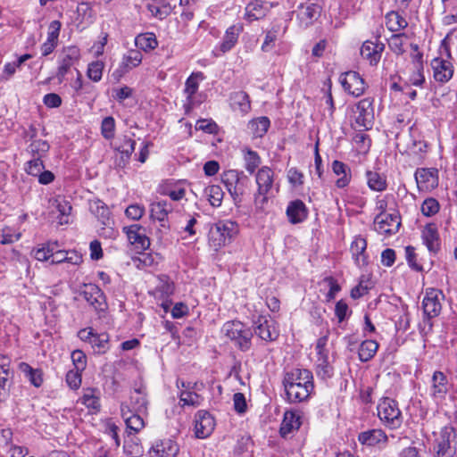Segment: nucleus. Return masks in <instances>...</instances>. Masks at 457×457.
Segmentation results:
<instances>
[{
	"instance_id": "f257e3e1",
	"label": "nucleus",
	"mask_w": 457,
	"mask_h": 457,
	"mask_svg": "<svg viewBox=\"0 0 457 457\" xmlns=\"http://www.w3.org/2000/svg\"><path fill=\"white\" fill-rule=\"evenodd\" d=\"M238 233V226L231 220H220L213 224L208 234L209 245L218 251L229 244Z\"/></svg>"
},
{
	"instance_id": "f03ea898",
	"label": "nucleus",
	"mask_w": 457,
	"mask_h": 457,
	"mask_svg": "<svg viewBox=\"0 0 457 457\" xmlns=\"http://www.w3.org/2000/svg\"><path fill=\"white\" fill-rule=\"evenodd\" d=\"M222 332L241 350L247 351L252 345L253 332L245 324L238 320L226 322Z\"/></svg>"
},
{
	"instance_id": "7ed1b4c3",
	"label": "nucleus",
	"mask_w": 457,
	"mask_h": 457,
	"mask_svg": "<svg viewBox=\"0 0 457 457\" xmlns=\"http://www.w3.org/2000/svg\"><path fill=\"white\" fill-rule=\"evenodd\" d=\"M258 187L254 195V204L257 209H262L268 202V195L272 191L274 184V171L268 166L260 168L255 174Z\"/></svg>"
},
{
	"instance_id": "20e7f679",
	"label": "nucleus",
	"mask_w": 457,
	"mask_h": 457,
	"mask_svg": "<svg viewBox=\"0 0 457 457\" xmlns=\"http://www.w3.org/2000/svg\"><path fill=\"white\" fill-rule=\"evenodd\" d=\"M221 180L235 204L240 203L247 188L249 179L242 171L228 170L222 173Z\"/></svg>"
},
{
	"instance_id": "39448f33",
	"label": "nucleus",
	"mask_w": 457,
	"mask_h": 457,
	"mask_svg": "<svg viewBox=\"0 0 457 457\" xmlns=\"http://www.w3.org/2000/svg\"><path fill=\"white\" fill-rule=\"evenodd\" d=\"M378 415L384 425L391 429L398 428L403 423V417L398 403L391 398H383L378 407Z\"/></svg>"
},
{
	"instance_id": "423d86ee",
	"label": "nucleus",
	"mask_w": 457,
	"mask_h": 457,
	"mask_svg": "<svg viewBox=\"0 0 457 457\" xmlns=\"http://www.w3.org/2000/svg\"><path fill=\"white\" fill-rule=\"evenodd\" d=\"M436 457H454L456 455V432L451 426L444 427L435 440Z\"/></svg>"
},
{
	"instance_id": "0eeeda50",
	"label": "nucleus",
	"mask_w": 457,
	"mask_h": 457,
	"mask_svg": "<svg viewBox=\"0 0 457 457\" xmlns=\"http://www.w3.org/2000/svg\"><path fill=\"white\" fill-rule=\"evenodd\" d=\"M353 127L358 129H370L374 120L373 100L363 98L353 107Z\"/></svg>"
},
{
	"instance_id": "6e6552de",
	"label": "nucleus",
	"mask_w": 457,
	"mask_h": 457,
	"mask_svg": "<svg viewBox=\"0 0 457 457\" xmlns=\"http://www.w3.org/2000/svg\"><path fill=\"white\" fill-rule=\"evenodd\" d=\"M253 328L254 334L266 342L275 341L279 336L277 322L269 315H258L253 320Z\"/></svg>"
},
{
	"instance_id": "1a4fd4ad",
	"label": "nucleus",
	"mask_w": 457,
	"mask_h": 457,
	"mask_svg": "<svg viewBox=\"0 0 457 457\" xmlns=\"http://www.w3.org/2000/svg\"><path fill=\"white\" fill-rule=\"evenodd\" d=\"M450 58L451 54L445 49V56L442 54L431 61L430 65L433 70V77L436 81L441 84L448 82L453 78L454 68Z\"/></svg>"
},
{
	"instance_id": "9d476101",
	"label": "nucleus",
	"mask_w": 457,
	"mask_h": 457,
	"mask_svg": "<svg viewBox=\"0 0 457 457\" xmlns=\"http://www.w3.org/2000/svg\"><path fill=\"white\" fill-rule=\"evenodd\" d=\"M90 211L104 226L103 235L106 237H113L116 231L113 229V220L111 218V212L108 206L101 200H95L90 203Z\"/></svg>"
},
{
	"instance_id": "9b49d317",
	"label": "nucleus",
	"mask_w": 457,
	"mask_h": 457,
	"mask_svg": "<svg viewBox=\"0 0 457 457\" xmlns=\"http://www.w3.org/2000/svg\"><path fill=\"white\" fill-rule=\"evenodd\" d=\"M283 385L287 399L290 403H301L307 400L314 388L313 383L308 384L303 381L302 384H297L285 378L283 379Z\"/></svg>"
},
{
	"instance_id": "f8f14e48",
	"label": "nucleus",
	"mask_w": 457,
	"mask_h": 457,
	"mask_svg": "<svg viewBox=\"0 0 457 457\" xmlns=\"http://www.w3.org/2000/svg\"><path fill=\"white\" fill-rule=\"evenodd\" d=\"M401 225L400 216L397 212L378 213L374 220L375 230L385 236L395 234Z\"/></svg>"
},
{
	"instance_id": "ddd939ff",
	"label": "nucleus",
	"mask_w": 457,
	"mask_h": 457,
	"mask_svg": "<svg viewBox=\"0 0 457 457\" xmlns=\"http://www.w3.org/2000/svg\"><path fill=\"white\" fill-rule=\"evenodd\" d=\"M339 81L345 91L354 97H359L365 92L366 83L357 71L342 73Z\"/></svg>"
},
{
	"instance_id": "4468645a",
	"label": "nucleus",
	"mask_w": 457,
	"mask_h": 457,
	"mask_svg": "<svg viewBox=\"0 0 457 457\" xmlns=\"http://www.w3.org/2000/svg\"><path fill=\"white\" fill-rule=\"evenodd\" d=\"M277 5V3L269 2L267 0H252L245 8L244 18L249 22L262 20Z\"/></svg>"
},
{
	"instance_id": "2eb2a0df",
	"label": "nucleus",
	"mask_w": 457,
	"mask_h": 457,
	"mask_svg": "<svg viewBox=\"0 0 457 457\" xmlns=\"http://www.w3.org/2000/svg\"><path fill=\"white\" fill-rule=\"evenodd\" d=\"M170 210V204L165 201L157 202L151 204V218L160 223V228L157 231L160 238H162L164 235H167L170 230V224L167 218Z\"/></svg>"
},
{
	"instance_id": "dca6fc26",
	"label": "nucleus",
	"mask_w": 457,
	"mask_h": 457,
	"mask_svg": "<svg viewBox=\"0 0 457 457\" xmlns=\"http://www.w3.org/2000/svg\"><path fill=\"white\" fill-rule=\"evenodd\" d=\"M120 414L129 433H138L145 426L144 412L132 411L127 402L120 403Z\"/></svg>"
},
{
	"instance_id": "f3484780",
	"label": "nucleus",
	"mask_w": 457,
	"mask_h": 457,
	"mask_svg": "<svg viewBox=\"0 0 457 457\" xmlns=\"http://www.w3.org/2000/svg\"><path fill=\"white\" fill-rule=\"evenodd\" d=\"M444 298L445 295L441 290L428 289L422 302L424 313L429 318L436 317L441 312V301Z\"/></svg>"
},
{
	"instance_id": "a211bd4d",
	"label": "nucleus",
	"mask_w": 457,
	"mask_h": 457,
	"mask_svg": "<svg viewBox=\"0 0 457 457\" xmlns=\"http://www.w3.org/2000/svg\"><path fill=\"white\" fill-rule=\"evenodd\" d=\"M415 179L420 190H433L438 186V170L435 168H420L415 172Z\"/></svg>"
},
{
	"instance_id": "6ab92c4d",
	"label": "nucleus",
	"mask_w": 457,
	"mask_h": 457,
	"mask_svg": "<svg viewBox=\"0 0 457 457\" xmlns=\"http://www.w3.org/2000/svg\"><path fill=\"white\" fill-rule=\"evenodd\" d=\"M215 427L214 418L207 411H198L195 416V432L198 438H206Z\"/></svg>"
},
{
	"instance_id": "aec40b11",
	"label": "nucleus",
	"mask_w": 457,
	"mask_h": 457,
	"mask_svg": "<svg viewBox=\"0 0 457 457\" xmlns=\"http://www.w3.org/2000/svg\"><path fill=\"white\" fill-rule=\"evenodd\" d=\"M85 300L97 312L106 309L105 296L103 291L95 284L85 285L82 291Z\"/></svg>"
},
{
	"instance_id": "412c9836",
	"label": "nucleus",
	"mask_w": 457,
	"mask_h": 457,
	"mask_svg": "<svg viewBox=\"0 0 457 457\" xmlns=\"http://www.w3.org/2000/svg\"><path fill=\"white\" fill-rule=\"evenodd\" d=\"M79 58L80 51L77 46H68L63 49L57 71V77L60 80L64 79L68 71Z\"/></svg>"
},
{
	"instance_id": "4be33fe9",
	"label": "nucleus",
	"mask_w": 457,
	"mask_h": 457,
	"mask_svg": "<svg viewBox=\"0 0 457 457\" xmlns=\"http://www.w3.org/2000/svg\"><path fill=\"white\" fill-rule=\"evenodd\" d=\"M358 441L366 446H378L384 448L388 441V436L380 428L369 429L358 435Z\"/></svg>"
},
{
	"instance_id": "5701e85b",
	"label": "nucleus",
	"mask_w": 457,
	"mask_h": 457,
	"mask_svg": "<svg viewBox=\"0 0 457 457\" xmlns=\"http://www.w3.org/2000/svg\"><path fill=\"white\" fill-rule=\"evenodd\" d=\"M244 26L241 23H237L229 26L222 37V41L218 46V50L225 54L230 51L237 43L239 35L242 33Z\"/></svg>"
},
{
	"instance_id": "b1692460",
	"label": "nucleus",
	"mask_w": 457,
	"mask_h": 457,
	"mask_svg": "<svg viewBox=\"0 0 457 457\" xmlns=\"http://www.w3.org/2000/svg\"><path fill=\"white\" fill-rule=\"evenodd\" d=\"M204 79L202 72H193L186 80L184 94L186 95L187 103L185 104L186 111L193 108L194 96L199 88V81Z\"/></svg>"
},
{
	"instance_id": "393cba45",
	"label": "nucleus",
	"mask_w": 457,
	"mask_h": 457,
	"mask_svg": "<svg viewBox=\"0 0 457 457\" xmlns=\"http://www.w3.org/2000/svg\"><path fill=\"white\" fill-rule=\"evenodd\" d=\"M384 45L382 43H374L365 41L361 47V55L367 60L370 65H377L381 58Z\"/></svg>"
},
{
	"instance_id": "a878e982",
	"label": "nucleus",
	"mask_w": 457,
	"mask_h": 457,
	"mask_svg": "<svg viewBox=\"0 0 457 457\" xmlns=\"http://www.w3.org/2000/svg\"><path fill=\"white\" fill-rule=\"evenodd\" d=\"M447 392L448 379L446 376L442 371H435L432 376L431 396L436 400H442L445 397Z\"/></svg>"
},
{
	"instance_id": "bb28decb",
	"label": "nucleus",
	"mask_w": 457,
	"mask_h": 457,
	"mask_svg": "<svg viewBox=\"0 0 457 457\" xmlns=\"http://www.w3.org/2000/svg\"><path fill=\"white\" fill-rule=\"evenodd\" d=\"M301 419L302 417L298 411H287L284 413L283 420L279 429L281 436L286 437L293 431L297 430L302 424Z\"/></svg>"
},
{
	"instance_id": "cd10ccee",
	"label": "nucleus",
	"mask_w": 457,
	"mask_h": 457,
	"mask_svg": "<svg viewBox=\"0 0 457 457\" xmlns=\"http://www.w3.org/2000/svg\"><path fill=\"white\" fill-rule=\"evenodd\" d=\"M318 359L316 361V374L321 379H327L333 376L334 369L328 361V353L320 348V342L318 343Z\"/></svg>"
},
{
	"instance_id": "c85d7f7f",
	"label": "nucleus",
	"mask_w": 457,
	"mask_h": 457,
	"mask_svg": "<svg viewBox=\"0 0 457 457\" xmlns=\"http://www.w3.org/2000/svg\"><path fill=\"white\" fill-rule=\"evenodd\" d=\"M140 228V225L133 224L125 227L123 230L132 245H135L137 249L145 250L150 245V240L146 236L139 233Z\"/></svg>"
},
{
	"instance_id": "c756f323",
	"label": "nucleus",
	"mask_w": 457,
	"mask_h": 457,
	"mask_svg": "<svg viewBox=\"0 0 457 457\" xmlns=\"http://www.w3.org/2000/svg\"><path fill=\"white\" fill-rule=\"evenodd\" d=\"M132 411L147 412L148 401L146 398V391L144 386L134 389L129 397V402L127 403Z\"/></svg>"
},
{
	"instance_id": "7c9ffc66",
	"label": "nucleus",
	"mask_w": 457,
	"mask_h": 457,
	"mask_svg": "<svg viewBox=\"0 0 457 457\" xmlns=\"http://www.w3.org/2000/svg\"><path fill=\"white\" fill-rule=\"evenodd\" d=\"M287 215L293 224L303 222L308 215V210L301 200H295L289 203L287 208Z\"/></svg>"
},
{
	"instance_id": "2f4dec72",
	"label": "nucleus",
	"mask_w": 457,
	"mask_h": 457,
	"mask_svg": "<svg viewBox=\"0 0 457 457\" xmlns=\"http://www.w3.org/2000/svg\"><path fill=\"white\" fill-rule=\"evenodd\" d=\"M49 203L51 207L56 209L60 213L58 217L59 223L61 225L68 224L69 217L72 210L71 203L62 195H57L56 197L51 198Z\"/></svg>"
},
{
	"instance_id": "473e14b6",
	"label": "nucleus",
	"mask_w": 457,
	"mask_h": 457,
	"mask_svg": "<svg viewBox=\"0 0 457 457\" xmlns=\"http://www.w3.org/2000/svg\"><path fill=\"white\" fill-rule=\"evenodd\" d=\"M422 239L431 253H437L440 249V239L435 224L427 225L422 230Z\"/></svg>"
},
{
	"instance_id": "72a5a7b5",
	"label": "nucleus",
	"mask_w": 457,
	"mask_h": 457,
	"mask_svg": "<svg viewBox=\"0 0 457 457\" xmlns=\"http://www.w3.org/2000/svg\"><path fill=\"white\" fill-rule=\"evenodd\" d=\"M332 170L338 177L336 180V186L338 188H344L349 185L352 179V172L347 164L336 160L332 162Z\"/></svg>"
},
{
	"instance_id": "f704fd0d",
	"label": "nucleus",
	"mask_w": 457,
	"mask_h": 457,
	"mask_svg": "<svg viewBox=\"0 0 457 457\" xmlns=\"http://www.w3.org/2000/svg\"><path fill=\"white\" fill-rule=\"evenodd\" d=\"M178 453V445L170 439L157 443L150 452L151 457H176Z\"/></svg>"
},
{
	"instance_id": "c9c22d12",
	"label": "nucleus",
	"mask_w": 457,
	"mask_h": 457,
	"mask_svg": "<svg viewBox=\"0 0 457 457\" xmlns=\"http://www.w3.org/2000/svg\"><path fill=\"white\" fill-rule=\"evenodd\" d=\"M367 248V242L361 237H356L352 242L350 251L358 266H363L367 264V256L365 250Z\"/></svg>"
},
{
	"instance_id": "e433bc0d",
	"label": "nucleus",
	"mask_w": 457,
	"mask_h": 457,
	"mask_svg": "<svg viewBox=\"0 0 457 457\" xmlns=\"http://www.w3.org/2000/svg\"><path fill=\"white\" fill-rule=\"evenodd\" d=\"M146 9L152 16L163 20L170 13V5L165 0H148L145 4Z\"/></svg>"
},
{
	"instance_id": "4c0bfd02",
	"label": "nucleus",
	"mask_w": 457,
	"mask_h": 457,
	"mask_svg": "<svg viewBox=\"0 0 457 457\" xmlns=\"http://www.w3.org/2000/svg\"><path fill=\"white\" fill-rule=\"evenodd\" d=\"M270 126V120L266 116L258 117L248 122V129L253 137H262Z\"/></svg>"
},
{
	"instance_id": "58836bf2",
	"label": "nucleus",
	"mask_w": 457,
	"mask_h": 457,
	"mask_svg": "<svg viewBox=\"0 0 457 457\" xmlns=\"http://www.w3.org/2000/svg\"><path fill=\"white\" fill-rule=\"evenodd\" d=\"M87 408L94 411H99L100 409V392L96 388H86L84 389L83 395L79 400Z\"/></svg>"
},
{
	"instance_id": "ea45409f",
	"label": "nucleus",
	"mask_w": 457,
	"mask_h": 457,
	"mask_svg": "<svg viewBox=\"0 0 457 457\" xmlns=\"http://www.w3.org/2000/svg\"><path fill=\"white\" fill-rule=\"evenodd\" d=\"M301 8L302 11L299 12L298 17L305 27L312 25L320 14V7L316 4H311L305 7L301 6Z\"/></svg>"
},
{
	"instance_id": "a19ab883",
	"label": "nucleus",
	"mask_w": 457,
	"mask_h": 457,
	"mask_svg": "<svg viewBox=\"0 0 457 457\" xmlns=\"http://www.w3.org/2000/svg\"><path fill=\"white\" fill-rule=\"evenodd\" d=\"M10 375L8 359L4 356H0V401L7 395V384Z\"/></svg>"
},
{
	"instance_id": "79ce46f5",
	"label": "nucleus",
	"mask_w": 457,
	"mask_h": 457,
	"mask_svg": "<svg viewBox=\"0 0 457 457\" xmlns=\"http://www.w3.org/2000/svg\"><path fill=\"white\" fill-rule=\"evenodd\" d=\"M378 349V344L375 340H364L359 347V359L362 362L369 361L376 354Z\"/></svg>"
},
{
	"instance_id": "37998d69",
	"label": "nucleus",
	"mask_w": 457,
	"mask_h": 457,
	"mask_svg": "<svg viewBox=\"0 0 457 457\" xmlns=\"http://www.w3.org/2000/svg\"><path fill=\"white\" fill-rule=\"evenodd\" d=\"M231 105L241 112L246 113L251 108L249 96L244 91L235 92L230 96Z\"/></svg>"
},
{
	"instance_id": "c03bdc74",
	"label": "nucleus",
	"mask_w": 457,
	"mask_h": 457,
	"mask_svg": "<svg viewBox=\"0 0 457 457\" xmlns=\"http://www.w3.org/2000/svg\"><path fill=\"white\" fill-rule=\"evenodd\" d=\"M367 184L371 190L381 192L386 189V179L377 171L366 172Z\"/></svg>"
},
{
	"instance_id": "a18cd8bd",
	"label": "nucleus",
	"mask_w": 457,
	"mask_h": 457,
	"mask_svg": "<svg viewBox=\"0 0 457 457\" xmlns=\"http://www.w3.org/2000/svg\"><path fill=\"white\" fill-rule=\"evenodd\" d=\"M136 46L139 50L148 52L157 47L158 42L153 33L139 34L135 39Z\"/></svg>"
},
{
	"instance_id": "49530a36",
	"label": "nucleus",
	"mask_w": 457,
	"mask_h": 457,
	"mask_svg": "<svg viewBox=\"0 0 457 457\" xmlns=\"http://www.w3.org/2000/svg\"><path fill=\"white\" fill-rule=\"evenodd\" d=\"M142 59L141 52L137 49H132L123 55L120 64L129 71L137 67L142 62Z\"/></svg>"
},
{
	"instance_id": "de8ad7c7",
	"label": "nucleus",
	"mask_w": 457,
	"mask_h": 457,
	"mask_svg": "<svg viewBox=\"0 0 457 457\" xmlns=\"http://www.w3.org/2000/svg\"><path fill=\"white\" fill-rule=\"evenodd\" d=\"M284 378L296 382L297 384H302L303 381L308 384L313 383L312 373L308 370L295 369L287 372Z\"/></svg>"
},
{
	"instance_id": "09e8293b",
	"label": "nucleus",
	"mask_w": 457,
	"mask_h": 457,
	"mask_svg": "<svg viewBox=\"0 0 457 457\" xmlns=\"http://www.w3.org/2000/svg\"><path fill=\"white\" fill-rule=\"evenodd\" d=\"M386 23L391 31H397L407 27V21L396 12H390L386 16Z\"/></svg>"
},
{
	"instance_id": "8fccbe9b",
	"label": "nucleus",
	"mask_w": 457,
	"mask_h": 457,
	"mask_svg": "<svg viewBox=\"0 0 457 457\" xmlns=\"http://www.w3.org/2000/svg\"><path fill=\"white\" fill-rule=\"evenodd\" d=\"M413 64L416 71L410 79L411 82L414 86L420 87L425 82L423 75V64H422V54L418 53L413 57Z\"/></svg>"
},
{
	"instance_id": "3c124183",
	"label": "nucleus",
	"mask_w": 457,
	"mask_h": 457,
	"mask_svg": "<svg viewBox=\"0 0 457 457\" xmlns=\"http://www.w3.org/2000/svg\"><path fill=\"white\" fill-rule=\"evenodd\" d=\"M49 144L46 140L36 139L28 146L27 151L33 158H42L49 150Z\"/></svg>"
},
{
	"instance_id": "603ef678",
	"label": "nucleus",
	"mask_w": 457,
	"mask_h": 457,
	"mask_svg": "<svg viewBox=\"0 0 457 457\" xmlns=\"http://www.w3.org/2000/svg\"><path fill=\"white\" fill-rule=\"evenodd\" d=\"M210 204L213 207H219L221 204L224 193L222 188L218 185H212L205 189Z\"/></svg>"
},
{
	"instance_id": "864d4df0",
	"label": "nucleus",
	"mask_w": 457,
	"mask_h": 457,
	"mask_svg": "<svg viewBox=\"0 0 457 457\" xmlns=\"http://www.w3.org/2000/svg\"><path fill=\"white\" fill-rule=\"evenodd\" d=\"M408 37L405 34L393 35L388 40L390 49L396 54L404 53L403 46L406 44Z\"/></svg>"
},
{
	"instance_id": "5fc2aeb1",
	"label": "nucleus",
	"mask_w": 457,
	"mask_h": 457,
	"mask_svg": "<svg viewBox=\"0 0 457 457\" xmlns=\"http://www.w3.org/2000/svg\"><path fill=\"white\" fill-rule=\"evenodd\" d=\"M201 396L192 391L183 390L179 395V402L182 403L183 406H199L201 403Z\"/></svg>"
},
{
	"instance_id": "6e6d98bb",
	"label": "nucleus",
	"mask_w": 457,
	"mask_h": 457,
	"mask_svg": "<svg viewBox=\"0 0 457 457\" xmlns=\"http://www.w3.org/2000/svg\"><path fill=\"white\" fill-rule=\"evenodd\" d=\"M104 63L102 61H95L88 64L87 74L94 82H98L102 79Z\"/></svg>"
},
{
	"instance_id": "4d7b16f0",
	"label": "nucleus",
	"mask_w": 457,
	"mask_h": 457,
	"mask_svg": "<svg viewBox=\"0 0 457 457\" xmlns=\"http://www.w3.org/2000/svg\"><path fill=\"white\" fill-rule=\"evenodd\" d=\"M322 284L328 288V292L326 295V301L330 302L334 300L337 293L341 290L340 285L333 277H326L322 280Z\"/></svg>"
},
{
	"instance_id": "13d9d810",
	"label": "nucleus",
	"mask_w": 457,
	"mask_h": 457,
	"mask_svg": "<svg viewBox=\"0 0 457 457\" xmlns=\"http://www.w3.org/2000/svg\"><path fill=\"white\" fill-rule=\"evenodd\" d=\"M115 132V120L113 117H105L101 123V134L102 136L109 140L114 137Z\"/></svg>"
},
{
	"instance_id": "bf43d9fd",
	"label": "nucleus",
	"mask_w": 457,
	"mask_h": 457,
	"mask_svg": "<svg viewBox=\"0 0 457 457\" xmlns=\"http://www.w3.org/2000/svg\"><path fill=\"white\" fill-rule=\"evenodd\" d=\"M21 368L32 385H34L36 387H39L42 385L43 378L42 372L40 370H33L29 365L26 363H22Z\"/></svg>"
},
{
	"instance_id": "052dcab7",
	"label": "nucleus",
	"mask_w": 457,
	"mask_h": 457,
	"mask_svg": "<svg viewBox=\"0 0 457 457\" xmlns=\"http://www.w3.org/2000/svg\"><path fill=\"white\" fill-rule=\"evenodd\" d=\"M245 168L250 173L253 174L256 168L261 163V159L258 154L252 150H247L245 155Z\"/></svg>"
},
{
	"instance_id": "680f3d73",
	"label": "nucleus",
	"mask_w": 457,
	"mask_h": 457,
	"mask_svg": "<svg viewBox=\"0 0 457 457\" xmlns=\"http://www.w3.org/2000/svg\"><path fill=\"white\" fill-rule=\"evenodd\" d=\"M439 209V203L432 197L425 199L421 204V212L427 217L435 215L438 212Z\"/></svg>"
},
{
	"instance_id": "e2e57ef3",
	"label": "nucleus",
	"mask_w": 457,
	"mask_h": 457,
	"mask_svg": "<svg viewBox=\"0 0 457 457\" xmlns=\"http://www.w3.org/2000/svg\"><path fill=\"white\" fill-rule=\"evenodd\" d=\"M45 169L41 158L35 157L26 162L25 170L29 175L38 176L41 171Z\"/></svg>"
},
{
	"instance_id": "0e129e2a",
	"label": "nucleus",
	"mask_w": 457,
	"mask_h": 457,
	"mask_svg": "<svg viewBox=\"0 0 457 457\" xmlns=\"http://www.w3.org/2000/svg\"><path fill=\"white\" fill-rule=\"evenodd\" d=\"M352 311L349 310L348 304L344 300H339L335 306V315L338 320V322L341 323L345 320H346Z\"/></svg>"
},
{
	"instance_id": "69168bd1",
	"label": "nucleus",
	"mask_w": 457,
	"mask_h": 457,
	"mask_svg": "<svg viewBox=\"0 0 457 457\" xmlns=\"http://www.w3.org/2000/svg\"><path fill=\"white\" fill-rule=\"evenodd\" d=\"M55 246L56 243H53L37 248L34 253L35 258L40 262H45L51 259V253L53 251H54Z\"/></svg>"
},
{
	"instance_id": "338daca9",
	"label": "nucleus",
	"mask_w": 457,
	"mask_h": 457,
	"mask_svg": "<svg viewBox=\"0 0 457 457\" xmlns=\"http://www.w3.org/2000/svg\"><path fill=\"white\" fill-rule=\"evenodd\" d=\"M90 344L97 353H104L108 345V336L105 334H94Z\"/></svg>"
},
{
	"instance_id": "774afa93",
	"label": "nucleus",
	"mask_w": 457,
	"mask_h": 457,
	"mask_svg": "<svg viewBox=\"0 0 457 457\" xmlns=\"http://www.w3.org/2000/svg\"><path fill=\"white\" fill-rule=\"evenodd\" d=\"M82 370H72L66 374V383L71 389H78L81 385Z\"/></svg>"
}]
</instances>
